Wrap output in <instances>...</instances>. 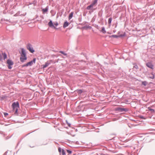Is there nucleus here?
Masks as SVG:
<instances>
[{"label": "nucleus", "instance_id": "nucleus-24", "mask_svg": "<svg viewBox=\"0 0 155 155\" xmlns=\"http://www.w3.org/2000/svg\"><path fill=\"white\" fill-rule=\"evenodd\" d=\"M59 52L63 54H64L65 56H66L67 55V54L65 53H64L63 51H59Z\"/></svg>", "mask_w": 155, "mask_h": 155}, {"label": "nucleus", "instance_id": "nucleus-17", "mask_svg": "<svg viewBox=\"0 0 155 155\" xmlns=\"http://www.w3.org/2000/svg\"><path fill=\"white\" fill-rule=\"evenodd\" d=\"M2 55L4 59L5 60L7 58V54L5 52L2 53Z\"/></svg>", "mask_w": 155, "mask_h": 155}, {"label": "nucleus", "instance_id": "nucleus-28", "mask_svg": "<svg viewBox=\"0 0 155 155\" xmlns=\"http://www.w3.org/2000/svg\"><path fill=\"white\" fill-rule=\"evenodd\" d=\"M139 117L140 118L142 119H146L145 118L144 116H142V115L140 116Z\"/></svg>", "mask_w": 155, "mask_h": 155}, {"label": "nucleus", "instance_id": "nucleus-15", "mask_svg": "<svg viewBox=\"0 0 155 155\" xmlns=\"http://www.w3.org/2000/svg\"><path fill=\"white\" fill-rule=\"evenodd\" d=\"M97 0H94V1L92 2L91 4L93 6H94L96 4H97Z\"/></svg>", "mask_w": 155, "mask_h": 155}, {"label": "nucleus", "instance_id": "nucleus-38", "mask_svg": "<svg viewBox=\"0 0 155 155\" xmlns=\"http://www.w3.org/2000/svg\"><path fill=\"white\" fill-rule=\"evenodd\" d=\"M115 137H113V138L112 139H109L108 140H114V138Z\"/></svg>", "mask_w": 155, "mask_h": 155}, {"label": "nucleus", "instance_id": "nucleus-9", "mask_svg": "<svg viewBox=\"0 0 155 155\" xmlns=\"http://www.w3.org/2000/svg\"><path fill=\"white\" fill-rule=\"evenodd\" d=\"M51 64V62H49L48 61H47L45 63V64L42 65V68H45L48 67L49 65Z\"/></svg>", "mask_w": 155, "mask_h": 155}, {"label": "nucleus", "instance_id": "nucleus-21", "mask_svg": "<svg viewBox=\"0 0 155 155\" xmlns=\"http://www.w3.org/2000/svg\"><path fill=\"white\" fill-rule=\"evenodd\" d=\"M112 18L111 17H110L108 19V22L109 24H111L112 21Z\"/></svg>", "mask_w": 155, "mask_h": 155}, {"label": "nucleus", "instance_id": "nucleus-2", "mask_svg": "<svg viewBox=\"0 0 155 155\" xmlns=\"http://www.w3.org/2000/svg\"><path fill=\"white\" fill-rule=\"evenodd\" d=\"M21 51H19V53L21 55L20 59L21 62L23 63L27 59V58L25 49L24 48H21Z\"/></svg>", "mask_w": 155, "mask_h": 155}, {"label": "nucleus", "instance_id": "nucleus-40", "mask_svg": "<svg viewBox=\"0 0 155 155\" xmlns=\"http://www.w3.org/2000/svg\"><path fill=\"white\" fill-rule=\"evenodd\" d=\"M78 142L77 141V142H76V144H78Z\"/></svg>", "mask_w": 155, "mask_h": 155}, {"label": "nucleus", "instance_id": "nucleus-27", "mask_svg": "<svg viewBox=\"0 0 155 155\" xmlns=\"http://www.w3.org/2000/svg\"><path fill=\"white\" fill-rule=\"evenodd\" d=\"M2 54H0V61H2L3 60Z\"/></svg>", "mask_w": 155, "mask_h": 155}, {"label": "nucleus", "instance_id": "nucleus-26", "mask_svg": "<svg viewBox=\"0 0 155 155\" xmlns=\"http://www.w3.org/2000/svg\"><path fill=\"white\" fill-rule=\"evenodd\" d=\"M67 151L68 153L69 154H71V153L72 151L70 150H67Z\"/></svg>", "mask_w": 155, "mask_h": 155}, {"label": "nucleus", "instance_id": "nucleus-22", "mask_svg": "<svg viewBox=\"0 0 155 155\" xmlns=\"http://www.w3.org/2000/svg\"><path fill=\"white\" fill-rule=\"evenodd\" d=\"M154 74L151 73V76H150L149 78L152 79H153L154 78Z\"/></svg>", "mask_w": 155, "mask_h": 155}, {"label": "nucleus", "instance_id": "nucleus-42", "mask_svg": "<svg viewBox=\"0 0 155 155\" xmlns=\"http://www.w3.org/2000/svg\"><path fill=\"white\" fill-rule=\"evenodd\" d=\"M32 4V3H31L30 4V5H31Z\"/></svg>", "mask_w": 155, "mask_h": 155}, {"label": "nucleus", "instance_id": "nucleus-25", "mask_svg": "<svg viewBox=\"0 0 155 155\" xmlns=\"http://www.w3.org/2000/svg\"><path fill=\"white\" fill-rule=\"evenodd\" d=\"M62 155H65V152L64 150V149H62Z\"/></svg>", "mask_w": 155, "mask_h": 155}, {"label": "nucleus", "instance_id": "nucleus-16", "mask_svg": "<svg viewBox=\"0 0 155 155\" xmlns=\"http://www.w3.org/2000/svg\"><path fill=\"white\" fill-rule=\"evenodd\" d=\"M93 7V6L91 4L90 5L87 6L86 8V9L87 10H90L91 9V8Z\"/></svg>", "mask_w": 155, "mask_h": 155}, {"label": "nucleus", "instance_id": "nucleus-11", "mask_svg": "<svg viewBox=\"0 0 155 155\" xmlns=\"http://www.w3.org/2000/svg\"><path fill=\"white\" fill-rule=\"evenodd\" d=\"M48 10V6H47L45 8H43L42 9V11L44 13H45V12H47Z\"/></svg>", "mask_w": 155, "mask_h": 155}, {"label": "nucleus", "instance_id": "nucleus-30", "mask_svg": "<svg viewBox=\"0 0 155 155\" xmlns=\"http://www.w3.org/2000/svg\"><path fill=\"white\" fill-rule=\"evenodd\" d=\"M4 115L5 117H6L7 116H8V114L7 113L5 112L4 113Z\"/></svg>", "mask_w": 155, "mask_h": 155}, {"label": "nucleus", "instance_id": "nucleus-20", "mask_svg": "<svg viewBox=\"0 0 155 155\" xmlns=\"http://www.w3.org/2000/svg\"><path fill=\"white\" fill-rule=\"evenodd\" d=\"M147 81H143L142 82V85L144 86H146L147 85Z\"/></svg>", "mask_w": 155, "mask_h": 155}, {"label": "nucleus", "instance_id": "nucleus-14", "mask_svg": "<svg viewBox=\"0 0 155 155\" xmlns=\"http://www.w3.org/2000/svg\"><path fill=\"white\" fill-rule=\"evenodd\" d=\"M92 28V27L91 26H83V27H82V28L83 29H91Z\"/></svg>", "mask_w": 155, "mask_h": 155}, {"label": "nucleus", "instance_id": "nucleus-13", "mask_svg": "<svg viewBox=\"0 0 155 155\" xmlns=\"http://www.w3.org/2000/svg\"><path fill=\"white\" fill-rule=\"evenodd\" d=\"M74 12H71L70 14L69 15L68 17V19L69 20H70L71 19L73 16Z\"/></svg>", "mask_w": 155, "mask_h": 155}, {"label": "nucleus", "instance_id": "nucleus-7", "mask_svg": "<svg viewBox=\"0 0 155 155\" xmlns=\"http://www.w3.org/2000/svg\"><path fill=\"white\" fill-rule=\"evenodd\" d=\"M49 26L51 28H54L56 29H58V28H56L54 25L52 21L50 20L48 23Z\"/></svg>", "mask_w": 155, "mask_h": 155}, {"label": "nucleus", "instance_id": "nucleus-36", "mask_svg": "<svg viewBox=\"0 0 155 155\" xmlns=\"http://www.w3.org/2000/svg\"><path fill=\"white\" fill-rule=\"evenodd\" d=\"M54 25L56 26H57L58 25V22H56L54 24Z\"/></svg>", "mask_w": 155, "mask_h": 155}, {"label": "nucleus", "instance_id": "nucleus-34", "mask_svg": "<svg viewBox=\"0 0 155 155\" xmlns=\"http://www.w3.org/2000/svg\"><path fill=\"white\" fill-rule=\"evenodd\" d=\"M134 67L137 69L138 68V66L137 65H136L135 66H134Z\"/></svg>", "mask_w": 155, "mask_h": 155}, {"label": "nucleus", "instance_id": "nucleus-41", "mask_svg": "<svg viewBox=\"0 0 155 155\" xmlns=\"http://www.w3.org/2000/svg\"><path fill=\"white\" fill-rule=\"evenodd\" d=\"M50 61H51V62H52V60H50Z\"/></svg>", "mask_w": 155, "mask_h": 155}, {"label": "nucleus", "instance_id": "nucleus-37", "mask_svg": "<svg viewBox=\"0 0 155 155\" xmlns=\"http://www.w3.org/2000/svg\"><path fill=\"white\" fill-rule=\"evenodd\" d=\"M7 153H8V151H6L5 153H4V155H7Z\"/></svg>", "mask_w": 155, "mask_h": 155}, {"label": "nucleus", "instance_id": "nucleus-32", "mask_svg": "<svg viewBox=\"0 0 155 155\" xmlns=\"http://www.w3.org/2000/svg\"><path fill=\"white\" fill-rule=\"evenodd\" d=\"M58 151L59 153H61V147H59L58 148Z\"/></svg>", "mask_w": 155, "mask_h": 155}, {"label": "nucleus", "instance_id": "nucleus-33", "mask_svg": "<svg viewBox=\"0 0 155 155\" xmlns=\"http://www.w3.org/2000/svg\"><path fill=\"white\" fill-rule=\"evenodd\" d=\"M28 66H27V64H23V65H22V67H27Z\"/></svg>", "mask_w": 155, "mask_h": 155}, {"label": "nucleus", "instance_id": "nucleus-1", "mask_svg": "<svg viewBox=\"0 0 155 155\" xmlns=\"http://www.w3.org/2000/svg\"><path fill=\"white\" fill-rule=\"evenodd\" d=\"M12 107L13 111L14 112V114L17 115H19L18 109L20 107L18 102H14L12 104Z\"/></svg>", "mask_w": 155, "mask_h": 155}, {"label": "nucleus", "instance_id": "nucleus-12", "mask_svg": "<svg viewBox=\"0 0 155 155\" xmlns=\"http://www.w3.org/2000/svg\"><path fill=\"white\" fill-rule=\"evenodd\" d=\"M148 109L150 111L151 113L153 114L155 112V110L153 109H151L150 107H149Z\"/></svg>", "mask_w": 155, "mask_h": 155}, {"label": "nucleus", "instance_id": "nucleus-31", "mask_svg": "<svg viewBox=\"0 0 155 155\" xmlns=\"http://www.w3.org/2000/svg\"><path fill=\"white\" fill-rule=\"evenodd\" d=\"M6 98V96H2V97H1V100H3L5 98Z\"/></svg>", "mask_w": 155, "mask_h": 155}, {"label": "nucleus", "instance_id": "nucleus-4", "mask_svg": "<svg viewBox=\"0 0 155 155\" xmlns=\"http://www.w3.org/2000/svg\"><path fill=\"white\" fill-rule=\"evenodd\" d=\"M7 63L8 64V68L9 69H11L12 68V66L13 65L14 63L12 60L11 59H8L7 61Z\"/></svg>", "mask_w": 155, "mask_h": 155}, {"label": "nucleus", "instance_id": "nucleus-43", "mask_svg": "<svg viewBox=\"0 0 155 155\" xmlns=\"http://www.w3.org/2000/svg\"><path fill=\"white\" fill-rule=\"evenodd\" d=\"M98 15H99V13H98Z\"/></svg>", "mask_w": 155, "mask_h": 155}, {"label": "nucleus", "instance_id": "nucleus-35", "mask_svg": "<svg viewBox=\"0 0 155 155\" xmlns=\"http://www.w3.org/2000/svg\"><path fill=\"white\" fill-rule=\"evenodd\" d=\"M119 37H123L124 36V35H123L122 34H121V35H119Z\"/></svg>", "mask_w": 155, "mask_h": 155}, {"label": "nucleus", "instance_id": "nucleus-3", "mask_svg": "<svg viewBox=\"0 0 155 155\" xmlns=\"http://www.w3.org/2000/svg\"><path fill=\"white\" fill-rule=\"evenodd\" d=\"M115 110L119 112H127L129 111V109L127 108H122L120 107H118L115 108Z\"/></svg>", "mask_w": 155, "mask_h": 155}, {"label": "nucleus", "instance_id": "nucleus-6", "mask_svg": "<svg viewBox=\"0 0 155 155\" xmlns=\"http://www.w3.org/2000/svg\"><path fill=\"white\" fill-rule=\"evenodd\" d=\"M36 59L35 58H34L32 60L27 63L28 66H31L33 63L35 64Z\"/></svg>", "mask_w": 155, "mask_h": 155}, {"label": "nucleus", "instance_id": "nucleus-23", "mask_svg": "<svg viewBox=\"0 0 155 155\" xmlns=\"http://www.w3.org/2000/svg\"><path fill=\"white\" fill-rule=\"evenodd\" d=\"M119 36L117 35H113L110 36V37H113L114 38H119Z\"/></svg>", "mask_w": 155, "mask_h": 155}, {"label": "nucleus", "instance_id": "nucleus-18", "mask_svg": "<svg viewBox=\"0 0 155 155\" xmlns=\"http://www.w3.org/2000/svg\"><path fill=\"white\" fill-rule=\"evenodd\" d=\"M76 91L78 94H81L83 92L82 91L81 89L77 90Z\"/></svg>", "mask_w": 155, "mask_h": 155}, {"label": "nucleus", "instance_id": "nucleus-8", "mask_svg": "<svg viewBox=\"0 0 155 155\" xmlns=\"http://www.w3.org/2000/svg\"><path fill=\"white\" fill-rule=\"evenodd\" d=\"M146 66L148 68L151 69H153V66L151 62H148L146 63Z\"/></svg>", "mask_w": 155, "mask_h": 155}, {"label": "nucleus", "instance_id": "nucleus-5", "mask_svg": "<svg viewBox=\"0 0 155 155\" xmlns=\"http://www.w3.org/2000/svg\"><path fill=\"white\" fill-rule=\"evenodd\" d=\"M27 49L31 53H33L35 52V50L32 47V45L28 43L27 45Z\"/></svg>", "mask_w": 155, "mask_h": 155}, {"label": "nucleus", "instance_id": "nucleus-19", "mask_svg": "<svg viewBox=\"0 0 155 155\" xmlns=\"http://www.w3.org/2000/svg\"><path fill=\"white\" fill-rule=\"evenodd\" d=\"M101 32H102L104 34H105L106 33V31L104 27H102V28Z\"/></svg>", "mask_w": 155, "mask_h": 155}, {"label": "nucleus", "instance_id": "nucleus-10", "mask_svg": "<svg viewBox=\"0 0 155 155\" xmlns=\"http://www.w3.org/2000/svg\"><path fill=\"white\" fill-rule=\"evenodd\" d=\"M69 25V23L67 21H66L64 22V24L63 27L64 28H65L67 27Z\"/></svg>", "mask_w": 155, "mask_h": 155}, {"label": "nucleus", "instance_id": "nucleus-29", "mask_svg": "<svg viewBox=\"0 0 155 155\" xmlns=\"http://www.w3.org/2000/svg\"><path fill=\"white\" fill-rule=\"evenodd\" d=\"M66 123L68 124V126L69 127H71V124L70 123H68L67 120L66 121Z\"/></svg>", "mask_w": 155, "mask_h": 155}, {"label": "nucleus", "instance_id": "nucleus-39", "mask_svg": "<svg viewBox=\"0 0 155 155\" xmlns=\"http://www.w3.org/2000/svg\"><path fill=\"white\" fill-rule=\"evenodd\" d=\"M101 155H108L107 154H105L104 153H102Z\"/></svg>", "mask_w": 155, "mask_h": 155}]
</instances>
